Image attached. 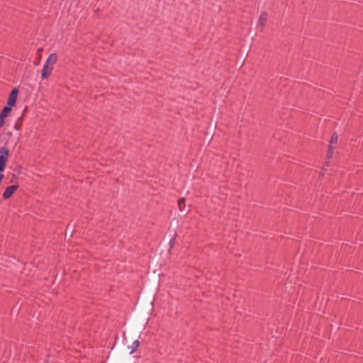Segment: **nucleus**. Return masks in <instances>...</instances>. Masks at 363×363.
Masks as SVG:
<instances>
[{
  "mask_svg": "<svg viewBox=\"0 0 363 363\" xmlns=\"http://www.w3.org/2000/svg\"><path fill=\"white\" fill-rule=\"evenodd\" d=\"M18 91L16 88H13L12 91H11L9 99H7L6 106L12 107L14 106L17 96H18Z\"/></svg>",
  "mask_w": 363,
  "mask_h": 363,
  "instance_id": "obj_4",
  "label": "nucleus"
},
{
  "mask_svg": "<svg viewBox=\"0 0 363 363\" xmlns=\"http://www.w3.org/2000/svg\"><path fill=\"white\" fill-rule=\"evenodd\" d=\"M176 237H177V236H176V235H174L172 238V239L170 240L169 243V244L170 247H172L174 246V243H175V240H176Z\"/></svg>",
  "mask_w": 363,
  "mask_h": 363,
  "instance_id": "obj_12",
  "label": "nucleus"
},
{
  "mask_svg": "<svg viewBox=\"0 0 363 363\" xmlns=\"http://www.w3.org/2000/svg\"><path fill=\"white\" fill-rule=\"evenodd\" d=\"M18 184H14L6 187L2 195L3 199L6 200L11 198L15 191L18 189Z\"/></svg>",
  "mask_w": 363,
  "mask_h": 363,
  "instance_id": "obj_3",
  "label": "nucleus"
},
{
  "mask_svg": "<svg viewBox=\"0 0 363 363\" xmlns=\"http://www.w3.org/2000/svg\"><path fill=\"white\" fill-rule=\"evenodd\" d=\"M9 183L12 184H18L17 177L16 176V174L12 175V177L11 178Z\"/></svg>",
  "mask_w": 363,
  "mask_h": 363,
  "instance_id": "obj_11",
  "label": "nucleus"
},
{
  "mask_svg": "<svg viewBox=\"0 0 363 363\" xmlns=\"http://www.w3.org/2000/svg\"><path fill=\"white\" fill-rule=\"evenodd\" d=\"M338 140V135L337 133H333L330 139L329 145H334L335 147Z\"/></svg>",
  "mask_w": 363,
  "mask_h": 363,
  "instance_id": "obj_7",
  "label": "nucleus"
},
{
  "mask_svg": "<svg viewBox=\"0 0 363 363\" xmlns=\"http://www.w3.org/2000/svg\"><path fill=\"white\" fill-rule=\"evenodd\" d=\"M139 345H140V343L138 340L133 341V342L132 343V345L130 347V354H133L138 349V347H139Z\"/></svg>",
  "mask_w": 363,
  "mask_h": 363,
  "instance_id": "obj_9",
  "label": "nucleus"
},
{
  "mask_svg": "<svg viewBox=\"0 0 363 363\" xmlns=\"http://www.w3.org/2000/svg\"><path fill=\"white\" fill-rule=\"evenodd\" d=\"M9 155V148L4 145L0 147V172H4Z\"/></svg>",
  "mask_w": 363,
  "mask_h": 363,
  "instance_id": "obj_2",
  "label": "nucleus"
},
{
  "mask_svg": "<svg viewBox=\"0 0 363 363\" xmlns=\"http://www.w3.org/2000/svg\"><path fill=\"white\" fill-rule=\"evenodd\" d=\"M335 150V146L334 145H328V150L327 153V158L328 160H330L333 157Z\"/></svg>",
  "mask_w": 363,
  "mask_h": 363,
  "instance_id": "obj_8",
  "label": "nucleus"
},
{
  "mask_svg": "<svg viewBox=\"0 0 363 363\" xmlns=\"http://www.w3.org/2000/svg\"><path fill=\"white\" fill-rule=\"evenodd\" d=\"M267 18H268L267 13L266 11H262L259 16V18L258 20V23H257V27H259L261 30H263V29L264 28L267 21Z\"/></svg>",
  "mask_w": 363,
  "mask_h": 363,
  "instance_id": "obj_5",
  "label": "nucleus"
},
{
  "mask_svg": "<svg viewBox=\"0 0 363 363\" xmlns=\"http://www.w3.org/2000/svg\"><path fill=\"white\" fill-rule=\"evenodd\" d=\"M330 165V161L325 162V166L328 167Z\"/></svg>",
  "mask_w": 363,
  "mask_h": 363,
  "instance_id": "obj_14",
  "label": "nucleus"
},
{
  "mask_svg": "<svg viewBox=\"0 0 363 363\" xmlns=\"http://www.w3.org/2000/svg\"><path fill=\"white\" fill-rule=\"evenodd\" d=\"M182 205H184V206H185V198L184 197L180 198L178 200V208L180 211L184 210V207L182 206Z\"/></svg>",
  "mask_w": 363,
  "mask_h": 363,
  "instance_id": "obj_10",
  "label": "nucleus"
},
{
  "mask_svg": "<svg viewBox=\"0 0 363 363\" xmlns=\"http://www.w3.org/2000/svg\"><path fill=\"white\" fill-rule=\"evenodd\" d=\"M11 111V107L10 106H5L3 109L1 110V113H0V116L3 117V118H6L8 115V113Z\"/></svg>",
  "mask_w": 363,
  "mask_h": 363,
  "instance_id": "obj_6",
  "label": "nucleus"
},
{
  "mask_svg": "<svg viewBox=\"0 0 363 363\" xmlns=\"http://www.w3.org/2000/svg\"><path fill=\"white\" fill-rule=\"evenodd\" d=\"M57 61V55L56 53H51L47 58L42 71L41 77L43 79H48L54 68V65Z\"/></svg>",
  "mask_w": 363,
  "mask_h": 363,
  "instance_id": "obj_1",
  "label": "nucleus"
},
{
  "mask_svg": "<svg viewBox=\"0 0 363 363\" xmlns=\"http://www.w3.org/2000/svg\"><path fill=\"white\" fill-rule=\"evenodd\" d=\"M4 118L0 116V128H2L4 125Z\"/></svg>",
  "mask_w": 363,
  "mask_h": 363,
  "instance_id": "obj_13",
  "label": "nucleus"
}]
</instances>
